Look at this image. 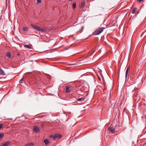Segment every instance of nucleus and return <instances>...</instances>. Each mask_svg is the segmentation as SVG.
Masks as SVG:
<instances>
[{
    "label": "nucleus",
    "instance_id": "nucleus-9",
    "mask_svg": "<svg viewBox=\"0 0 146 146\" xmlns=\"http://www.w3.org/2000/svg\"><path fill=\"white\" fill-rule=\"evenodd\" d=\"M0 74L2 75H4L5 74L4 71L2 69H0Z\"/></svg>",
    "mask_w": 146,
    "mask_h": 146
},
{
    "label": "nucleus",
    "instance_id": "nucleus-18",
    "mask_svg": "<svg viewBox=\"0 0 146 146\" xmlns=\"http://www.w3.org/2000/svg\"><path fill=\"white\" fill-rule=\"evenodd\" d=\"M137 10V8H134L133 9V10L132 11V13H135V11Z\"/></svg>",
    "mask_w": 146,
    "mask_h": 146
},
{
    "label": "nucleus",
    "instance_id": "nucleus-28",
    "mask_svg": "<svg viewBox=\"0 0 146 146\" xmlns=\"http://www.w3.org/2000/svg\"><path fill=\"white\" fill-rule=\"evenodd\" d=\"M24 146H26V145H25Z\"/></svg>",
    "mask_w": 146,
    "mask_h": 146
},
{
    "label": "nucleus",
    "instance_id": "nucleus-16",
    "mask_svg": "<svg viewBox=\"0 0 146 146\" xmlns=\"http://www.w3.org/2000/svg\"><path fill=\"white\" fill-rule=\"evenodd\" d=\"M28 28L27 27H23L22 28V30L24 31H27L28 30Z\"/></svg>",
    "mask_w": 146,
    "mask_h": 146
},
{
    "label": "nucleus",
    "instance_id": "nucleus-25",
    "mask_svg": "<svg viewBox=\"0 0 146 146\" xmlns=\"http://www.w3.org/2000/svg\"><path fill=\"white\" fill-rule=\"evenodd\" d=\"M3 125L2 124H0V129L2 128Z\"/></svg>",
    "mask_w": 146,
    "mask_h": 146
},
{
    "label": "nucleus",
    "instance_id": "nucleus-6",
    "mask_svg": "<svg viewBox=\"0 0 146 146\" xmlns=\"http://www.w3.org/2000/svg\"><path fill=\"white\" fill-rule=\"evenodd\" d=\"M71 91L70 87L68 86H67L66 87V92L67 93H68Z\"/></svg>",
    "mask_w": 146,
    "mask_h": 146
},
{
    "label": "nucleus",
    "instance_id": "nucleus-3",
    "mask_svg": "<svg viewBox=\"0 0 146 146\" xmlns=\"http://www.w3.org/2000/svg\"><path fill=\"white\" fill-rule=\"evenodd\" d=\"M105 28H100L96 30L94 33V35H97L100 34Z\"/></svg>",
    "mask_w": 146,
    "mask_h": 146
},
{
    "label": "nucleus",
    "instance_id": "nucleus-8",
    "mask_svg": "<svg viewBox=\"0 0 146 146\" xmlns=\"http://www.w3.org/2000/svg\"><path fill=\"white\" fill-rule=\"evenodd\" d=\"M129 68L128 67L126 70V72H125V78H127V76H128V71H129Z\"/></svg>",
    "mask_w": 146,
    "mask_h": 146
},
{
    "label": "nucleus",
    "instance_id": "nucleus-5",
    "mask_svg": "<svg viewBox=\"0 0 146 146\" xmlns=\"http://www.w3.org/2000/svg\"><path fill=\"white\" fill-rule=\"evenodd\" d=\"M109 129L112 133H115V130L113 127H110L109 128Z\"/></svg>",
    "mask_w": 146,
    "mask_h": 146
},
{
    "label": "nucleus",
    "instance_id": "nucleus-20",
    "mask_svg": "<svg viewBox=\"0 0 146 146\" xmlns=\"http://www.w3.org/2000/svg\"><path fill=\"white\" fill-rule=\"evenodd\" d=\"M76 6V3H74L72 5V7L73 8L75 9Z\"/></svg>",
    "mask_w": 146,
    "mask_h": 146
},
{
    "label": "nucleus",
    "instance_id": "nucleus-26",
    "mask_svg": "<svg viewBox=\"0 0 146 146\" xmlns=\"http://www.w3.org/2000/svg\"><path fill=\"white\" fill-rule=\"evenodd\" d=\"M69 1H72V0H69Z\"/></svg>",
    "mask_w": 146,
    "mask_h": 146
},
{
    "label": "nucleus",
    "instance_id": "nucleus-24",
    "mask_svg": "<svg viewBox=\"0 0 146 146\" xmlns=\"http://www.w3.org/2000/svg\"><path fill=\"white\" fill-rule=\"evenodd\" d=\"M137 1L139 2H143L144 1V0H137Z\"/></svg>",
    "mask_w": 146,
    "mask_h": 146
},
{
    "label": "nucleus",
    "instance_id": "nucleus-17",
    "mask_svg": "<svg viewBox=\"0 0 146 146\" xmlns=\"http://www.w3.org/2000/svg\"><path fill=\"white\" fill-rule=\"evenodd\" d=\"M85 5V3L84 1L82 2L81 3V6L82 7H84Z\"/></svg>",
    "mask_w": 146,
    "mask_h": 146
},
{
    "label": "nucleus",
    "instance_id": "nucleus-15",
    "mask_svg": "<svg viewBox=\"0 0 146 146\" xmlns=\"http://www.w3.org/2000/svg\"><path fill=\"white\" fill-rule=\"evenodd\" d=\"M4 136V134L3 133H0V139H2Z\"/></svg>",
    "mask_w": 146,
    "mask_h": 146
},
{
    "label": "nucleus",
    "instance_id": "nucleus-11",
    "mask_svg": "<svg viewBox=\"0 0 146 146\" xmlns=\"http://www.w3.org/2000/svg\"><path fill=\"white\" fill-rule=\"evenodd\" d=\"M44 143L45 145H47L49 143V141L47 139H45L44 140Z\"/></svg>",
    "mask_w": 146,
    "mask_h": 146
},
{
    "label": "nucleus",
    "instance_id": "nucleus-7",
    "mask_svg": "<svg viewBox=\"0 0 146 146\" xmlns=\"http://www.w3.org/2000/svg\"><path fill=\"white\" fill-rule=\"evenodd\" d=\"M6 56L9 58H10L11 57V54L10 52H7Z\"/></svg>",
    "mask_w": 146,
    "mask_h": 146
},
{
    "label": "nucleus",
    "instance_id": "nucleus-21",
    "mask_svg": "<svg viewBox=\"0 0 146 146\" xmlns=\"http://www.w3.org/2000/svg\"><path fill=\"white\" fill-rule=\"evenodd\" d=\"M84 100V99L82 98H80L78 99V100L79 101H81V102L83 101Z\"/></svg>",
    "mask_w": 146,
    "mask_h": 146
},
{
    "label": "nucleus",
    "instance_id": "nucleus-13",
    "mask_svg": "<svg viewBox=\"0 0 146 146\" xmlns=\"http://www.w3.org/2000/svg\"><path fill=\"white\" fill-rule=\"evenodd\" d=\"M9 143H10L9 142H6L2 145V146H7L9 145Z\"/></svg>",
    "mask_w": 146,
    "mask_h": 146
},
{
    "label": "nucleus",
    "instance_id": "nucleus-4",
    "mask_svg": "<svg viewBox=\"0 0 146 146\" xmlns=\"http://www.w3.org/2000/svg\"><path fill=\"white\" fill-rule=\"evenodd\" d=\"M34 131L36 132H39L40 130L38 127L36 126H34L33 127Z\"/></svg>",
    "mask_w": 146,
    "mask_h": 146
},
{
    "label": "nucleus",
    "instance_id": "nucleus-23",
    "mask_svg": "<svg viewBox=\"0 0 146 146\" xmlns=\"http://www.w3.org/2000/svg\"><path fill=\"white\" fill-rule=\"evenodd\" d=\"M37 3H41V0H37Z\"/></svg>",
    "mask_w": 146,
    "mask_h": 146
},
{
    "label": "nucleus",
    "instance_id": "nucleus-10",
    "mask_svg": "<svg viewBox=\"0 0 146 146\" xmlns=\"http://www.w3.org/2000/svg\"><path fill=\"white\" fill-rule=\"evenodd\" d=\"M55 137L56 138H58L61 137V135L58 134H55Z\"/></svg>",
    "mask_w": 146,
    "mask_h": 146
},
{
    "label": "nucleus",
    "instance_id": "nucleus-1",
    "mask_svg": "<svg viewBox=\"0 0 146 146\" xmlns=\"http://www.w3.org/2000/svg\"><path fill=\"white\" fill-rule=\"evenodd\" d=\"M31 26L32 27L36 30L37 31H41V32L44 33L46 32L45 30L38 26L35 25L33 24H31Z\"/></svg>",
    "mask_w": 146,
    "mask_h": 146
},
{
    "label": "nucleus",
    "instance_id": "nucleus-12",
    "mask_svg": "<svg viewBox=\"0 0 146 146\" xmlns=\"http://www.w3.org/2000/svg\"><path fill=\"white\" fill-rule=\"evenodd\" d=\"M34 145V144L33 143H28L26 145V146H33Z\"/></svg>",
    "mask_w": 146,
    "mask_h": 146
},
{
    "label": "nucleus",
    "instance_id": "nucleus-27",
    "mask_svg": "<svg viewBox=\"0 0 146 146\" xmlns=\"http://www.w3.org/2000/svg\"><path fill=\"white\" fill-rule=\"evenodd\" d=\"M18 55H19V54H18Z\"/></svg>",
    "mask_w": 146,
    "mask_h": 146
},
{
    "label": "nucleus",
    "instance_id": "nucleus-19",
    "mask_svg": "<svg viewBox=\"0 0 146 146\" xmlns=\"http://www.w3.org/2000/svg\"><path fill=\"white\" fill-rule=\"evenodd\" d=\"M50 137L54 139H55L56 138V137H55V134L54 135H51L50 136Z\"/></svg>",
    "mask_w": 146,
    "mask_h": 146
},
{
    "label": "nucleus",
    "instance_id": "nucleus-2",
    "mask_svg": "<svg viewBox=\"0 0 146 146\" xmlns=\"http://www.w3.org/2000/svg\"><path fill=\"white\" fill-rule=\"evenodd\" d=\"M116 19L115 17H113L109 22L108 25H109L110 27H111L114 25L116 22Z\"/></svg>",
    "mask_w": 146,
    "mask_h": 146
},
{
    "label": "nucleus",
    "instance_id": "nucleus-22",
    "mask_svg": "<svg viewBox=\"0 0 146 146\" xmlns=\"http://www.w3.org/2000/svg\"><path fill=\"white\" fill-rule=\"evenodd\" d=\"M23 78H22L19 81V83L21 84L23 83Z\"/></svg>",
    "mask_w": 146,
    "mask_h": 146
},
{
    "label": "nucleus",
    "instance_id": "nucleus-14",
    "mask_svg": "<svg viewBox=\"0 0 146 146\" xmlns=\"http://www.w3.org/2000/svg\"><path fill=\"white\" fill-rule=\"evenodd\" d=\"M24 47L30 49H31L32 48L31 46V45H25Z\"/></svg>",
    "mask_w": 146,
    "mask_h": 146
}]
</instances>
